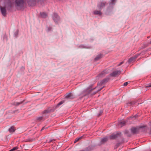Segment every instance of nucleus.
Here are the masks:
<instances>
[{"instance_id": "1", "label": "nucleus", "mask_w": 151, "mask_h": 151, "mask_svg": "<svg viewBox=\"0 0 151 151\" xmlns=\"http://www.w3.org/2000/svg\"><path fill=\"white\" fill-rule=\"evenodd\" d=\"M108 78H105L102 81H101L100 83H99L98 84L97 86L94 88L93 89H91L89 88H87L83 92V93L84 94L83 96H86V95L90 94L91 92L95 88H98L99 89L97 90V91L96 92H94L92 94V95L95 94L97 92L100 91L104 87V86H103L102 87H100L102 86L103 84H104L106 82L108 81Z\"/></svg>"}, {"instance_id": "2", "label": "nucleus", "mask_w": 151, "mask_h": 151, "mask_svg": "<svg viewBox=\"0 0 151 151\" xmlns=\"http://www.w3.org/2000/svg\"><path fill=\"white\" fill-rule=\"evenodd\" d=\"M25 3L24 0H15V6L17 9L20 10L24 6Z\"/></svg>"}, {"instance_id": "3", "label": "nucleus", "mask_w": 151, "mask_h": 151, "mask_svg": "<svg viewBox=\"0 0 151 151\" xmlns=\"http://www.w3.org/2000/svg\"><path fill=\"white\" fill-rule=\"evenodd\" d=\"M6 6L7 8L9 9L14 5V0H4Z\"/></svg>"}, {"instance_id": "4", "label": "nucleus", "mask_w": 151, "mask_h": 151, "mask_svg": "<svg viewBox=\"0 0 151 151\" xmlns=\"http://www.w3.org/2000/svg\"><path fill=\"white\" fill-rule=\"evenodd\" d=\"M121 133L119 132L116 133H113L110 137L111 139H114L116 138L121 136Z\"/></svg>"}, {"instance_id": "5", "label": "nucleus", "mask_w": 151, "mask_h": 151, "mask_svg": "<svg viewBox=\"0 0 151 151\" xmlns=\"http://www.w3.org/2000/svg\"><path fill=\"white\" fill-rule=\"evenodd\" d=\"M28 4L31 6H34L36 4V2L39 0H27Z\"/></svg>"}, {"instance_id": "6", "label": "nucleus", "mask_w": 151, "mask_h": 151, "mask_svg": "<svg viewBox=\"0 0 151 151\" xmlns=\"http://www.w3.org/2000/svg\"><path fill=\"white\" fill-rule=\"evenodd\" d=\"M106 2L105 1L101 2L98 4V7L99 9H101L104 7L106 4Z\"/></svg>"}, {"instance_id": "7", "label": "nucleus", "mask_w": 151, "mask_h": 151, "mask_svg": "<svg viewBox=\"0 0 151 151\" xmlns=\"http://www.w3.org/2000/svg\"><path fill=\"white\" fill-rule=\"evenodd\" d=\"M52 18L53 19L55 22H57L60 19L59 17L56 13H54L53 14Z\"/></svg>"}, {"instance_id": "8", "label": "nucleus", "mask_w": 151, "mask_h": 151, "mask_svg": "<svg viewBox=\"0 0 151 151\" xmlns=\"http://www.w3.org/2000/svg\"><path fill=\"white\" fill-rule=\"evenodd\" d=\"M121 73L120 70H116L114 71L110 74V76L113 77H115L117 75H119Z\"/></svg>"}, {"instance_id": "9", "label": "nucleus", "mask_w": 151, "mask_h": 151, "mask_svg": "<svg viewBox=\"0 0 151 151\" xmlns=\"http://www.w3.org/2000/svg\"><path fill=\"white\" fill-rule=\"evenodd\" d=\"M139 54L136 55L132 57L131 58L128 60V62L129 63H131L134 62L136 58H137Z\"/></svg>"}, {"instance_id": "10", "label": "nucleus", "mask_w": 151, "mask_h": 151, "mask_svg": "<svg viewBox=\"0 0 151 151\" xmlns=\"http://www.w3.org/2000/svg\"><path fill=\"white\" fill-rule=\"evenodd\" d=\"M0 10L1 14L4 16H6V10L5 7H0Z\"/></svg>"}, {"instance_id": "11", "label": "nucleus", "mask_w": 151, "mask_h": 151, "mask_svg": "<svg viewBox=\"0 0 151 151\" xmlns=\"http://www.w3.org/2000/svg\"><path fill=\"white\" fill-rule=\"evenodd\" d=\"M65 98L67 99H72L74 98V96L71 93H69L66 94Z\"/></svg>"}, {"instance_id": "12", "label": "nucleus", "mask_w": 151, "mask_h": 151, "mask_svg": "<svg viewBox=\"0 0 151 151\" xmlns=\"http://www.w3.org/2000/svg\"><path fill=\"white\" fill-rule=\"evenodd\" d=\"M108 140V138L107 137H106L102 138L101 141L100 143L101 144H104Z\"/></svg>"}, {"instance_id": "13", "label": "nucleus", "mask_w": 151, "mask_h": 151, "mask_svg": "<svg viewBox=\"0 0 151 151\" xmlns=\"http://www.w3.org/2000/svg\"><path fill=\"white\" fill-rule=\"evenodd\" d=\"M108 72L106 70H105L104 71H103L99 75V76L100 77H103L106 74L108 73Z\"/></svg>"}, {"instance_id": "14", "label": "nucleus", "mask_w": 151, "mask_h": 151, "mask_svg": "<svg viewBox=\"0 0 151 151\" xmlns=\"http://www.w3.org/2000/svg\"><path fill=\"white\" fill-rule=\"evenodd\" d=\"M131 131L132 133L134 134H135L137 133V132L138 131V130L136 128L133 127L131 128Z\"/></svg>"}, {"instance_id": "15", "label": "nucleus", "mask_w": 151, "mask_h": 151, "mask_svg": "<svg viewBox=\"0 0 151 151\" xmlns=\"http://www.w3.org/2000/svg\"><path fill=\"white\" fill-rule=\"evenodd\" d=\"M126 123V122L125 121H122L121 122H120L119 124H118V125L121 126V127H122L125 125V124Z\"/></svg>"}, {"instance_id": "16", "label": "nucleus", "mask_w": 151, "mask_h": 151, "mask_svg": "<svg viewBox=\"0 0 151 151\" xmlns=\"http://www.w3.org/2000/svg\"><path fill=\"white\" fill-rule=\"evenodd\" d=\"M102 57V55L100 54L98 55L95 58V61H97L101 58Z\"/></svg>"}, {"instance_id": "17", "label": "nucleus", "mask_w": 151, "mask_h": 151, "mask_svg": "<svg viewBox=\"0 0 151 151\" xmlns=\"http://www.w3.org/2000/svg\"><path fill=\"white\" fill-rule=\"evenodd\" d=\"M15 129L13 126L11 127L9 129V131L10 132H13L15 131Z\"/></svg>"}, {"instance_id": "18", "label": "nucleus", "mask_w": 151, "mask_h": 151, "mask_svg": "<svg viewBox=\"0 0 151 151\" xmlns=\"http://www.w3.org/2000/svg\"><path fill=\"white\" fill-rule=\"evenodd\" d=\"M93 14H94L99 15H100L102 13L100 11L96 10L94 11Z\"/></svg>"}, {"instance_id": "19", "label": "nucleus", "mask_w": 151, "mask_h": 151, "mask_svg": "<svg viewBox=\"0 0 151 151\" xmlns=\"http://www.w3.org/2000/svg\"><path fill=\"white\" fill-rule=\"evenodd\" d=\"M40 14L41 16L43 18H46L47 15V14L44 12H41Z\"/></svg>"}, {"instance_id": "20", "label": "nucleus", "mask_w": 151, "mask_h": 151, "mask_svg": "<svg viewBox=\"0 0 151 151\" xmlns=\"http://www.w3.org/2000/svg\"><path fill=\"white\" fill-rule=\"evenodd\" d=\"M116 0H111V2L109 3L110 5H114L116 2Z\"/></svg>"}, {"instance_id": "21", "label": "nucleus", "mask_w": 151, "mask_h": 151, "mask_svg": "<svg viewBox=\"0 0 151 151\" xmlns=\"http://www.w3.org/2000/svg\"><path fill=\"white\" fill-rule=\"evenodd\" d=\"M65 102V101L63 100L62 101L60 102L57 105L56 107H58L60 105H62V104H63V103H64Z\"/></svg>"}, {"instance_id": "22", "label": "nucleus", "mask_w": 151, "mask_h": 151, "mask_svg": "<svg viewBox=\"0 0 151 151\" xmlns=\"http://www.w3.org/2000/svg\"><path fill=\"white\" fill-rule=\"evenodd\" d=\"M43 117L42 116H40L37 117V122H40L41 120L43 119Z\"/></svg>"}, {"instance_id": "23", "label": "nucleus", "mask_w": 151, "mask_h": 151, "mask_svg": "<svg viewBox=\"0 0 151 151\" xmlns=\"http://www.w3.org/2000/svg\"><path fill=\"white\" fill-rule=\"evenodd\" d=\"M83 138V137L82 136H81V137L79 138H77L75 140V141H74V143H76V142H77L79 140L81 139H82V138Z\"/></svg>"}, {"instance_id": "24", "label": "nucleus", "mask_w": 151, "mask_h": 151, "mask_svg": "<svg viewBox=\"0 0 151 151\" xmlns=\"http://www.w3.org/2000/svg\"><path fill=\"white\" fill-rule=\"evenodd\" d=\"M23 102H15L14 103V105H15L18 106L19 105L22 104Z\"/></svg>"}, {"instance_id": "25", "label": "nucleus", "mask_w": 151, "mask_h": 151, "mask_svg": "<svg viewBox=\"0 0 151 151\" xmlns=\"http://www.w3.org/2000/svg\"><path fill=\"white\" fill-rule=\"evenodd\" d=\"M50 112V110H49L48 109L45 110V111H43L42 114H47Z\"/></svg>"}, {"instance_id": "26", "label": "nucleus", "mask_w": 151, "mask_h": 151, "mask_svg": "<svg viewBox=\"0 0 151 151\" xmlns=\"http://www.w3.org/2000/svg\"><path fill=\"white\" fill-rule=\"evenodd\" d=\"M135 102L134 101H132L131 102H128L127 104H130V105H134L135 104Z\"/></svg>"}, {"instance_id": "27", "label": "nucleus", "mask_w": 151, "mask_h": 151, "mask_svg": "<svg viewBox=\"0 0 151 151\" xmlns=\"http://www.w3.org/2000/svg\"><path fill=\"white\" fill-rule=\"evenodd\" d=\"M103 111L102 110H100V112H99L100 113L98 114V116H101V114H102L103 113Z\"/></svg>"}, {"instance_id": "28", "label": "nucleus", "mask_w": 151, "mask_h": 151, "mask_svg": "<svg viewBox=\"0 0 151 151\" xmlns=\"http://www.w3.org/2000/svg\"><path fill=\"white\" fill-rule=\"evenodd\" d=\"M18 147H13L12 149V150L13 151H14L15 150H17V149H18Z\"/></svg>"}, {"instance_id": "29", "label": "nucleus", "mask_w": 151, "mask_h": 151, "mask_svg": "<svg viewBox=\"0 0 151 151\" xmlns=\"http://www.w3.org/2000/svg\"><path fill=\"white\" fill-rule=\"evenodd\" d=\"M150 87H151V83L149 84V85L146 86H145L146 88H150Z\"/></svg>"}, {"instance_id": "30", "label": "nucleus", "mask_w": 151, "mask_h": 151, "mask_svg": "<svg viewBox=\"0 0 151 151\" xmlns=\"http://www.w3.org/2000/svg\"><path fill=\"white\" fill-rule=\"evenodd\" d=\"M124 63V61H122L121 63H120L119 64H118V65H117V66H119L120 65H122V64H123Z\"/></svg>"}, {"instance_id": "31", "label": "nucleus", "mask_w": 151, "mask_h": 151, "mask_svg": "<svg viewBox=\"0 0 151 151\" xmlns=\"http://www.w3.org/2000/svg\"><path fill=\"white\" fill-rule=\"evenodd\" d=\"M51 29H52V27H47V31H51Z\"/></svg>"}, {"instance_id": "32", "label": "nucleus", "mask_w": 151, "mask_h": 151, "mask_svg": "<svg viewBox=\"0 0 151 151\" xmlns=\"http://www.w3.org/2000/svg\"><path fill=\"white\" fill-rule=\"evenodd\" d=\"M128 84V83L127 82H126L124 83L123 85L124 86H126Z\"/></svg>"}, {"instance_id": "33", "label": "nucleus", "mask_w": 151, "mask_h": 151, "mask_svg": "<svg viewBox=\"0 0 151 151\" xmlns=\"http://www.w3.org/2000/svg\"><path fill=\"white\" fill-rule=\"evenodd\" d=\"M80 47L82 48H86L83 45H81L79 46Z\"/></svg>"}, {"instance_id": "34", "label": "nucleus", "mask_w": 151, "mask_h": 151, "mask_svg": "<svg viewBox=\"0 0 151 151\" xmlns=\"http://www.w3.org/2000/svg\"><path fill=\"white\" fill-rule=\"evenodd\" d=\"M119 144H120V143H117L116 144V148H117L119 146Z\"/></svg>"}, {"instance_id": "35", "label": "nucleus", "mask_w": 151, "mask_h": 151, "mask_svg": "<svg viewBox=\"0 0 151 151\" xmlns=\"http://www.w3.org/2000/svg\"><path fill=\"white\" fill-rule=\"evenodd\" d=\"M47 128H45V127H43L42 129L41 130V131L45 129H46Z\"/></svg>"}, {"instance_id": "36", "label": "nucleus", "mask_w": 151, "mask_h": 151, "mask_svg": "<svg viewBox=\"0 0 151 151\" xmlns=\"http://www.w3.org/2000/svg\"><path fill=\"white\" fill-rule=\"evenodd\" d=\"M128 131H127V130L125 131V134H127L128 133Z\"/></svg>"}, {"instance_id": "37", "label": "nucleus", "mask_w": 151, "mask_h": 151, "mask_svg": "<svg viewBox=\"0 0 151 151\" xmlns=\"http://www.w3.org/2000/svg\"><path fill=\"white\" fill-rule=\"evenodd\" d=\"M17 33H18V32H17V31L15 33V36H17Z\"/></svg>"}, {"instance_id": "38", "label": "nucleus", "mask_w": 151, "mask_h": 151, "mask_svg": "<svg viewBox=\"0 0 151 151\" xmlns=\"http://www.w3.org/2000/svg\"><path fill=\"white\" fill-rule=\"evenodd\" d=\"M137 116H138L136 115H135V116H133L132 117V118H136V117Z\"/></svg>"}, {"instance_id": "39", "label": "nucleus", "mask_w": 151, "mask_h": 151, "mask_svg": "<svg viewBox=\"0 0 151 151\" xmlns=\"http://www.w3.org/2000/svg\"><path fill=\"white\" fill-rule=\"evenodd\" d=\"M143 127V126H141L140 127V128H142Z\"/></svg>"}, {"instance_id": "40", "label": "nucleus", "mask_w": 151, "mask_h": 151, "mask_svg": "<svg viewBox=\"0 0 151 151\" xmlns=\"http://www.w3.org/2000/svg\"><path fill=\"white\" fill-rule=\"evenodd\" d=\"M150 133L151 134V128L150 129Z\"/></svg>"}, {"instance_id": "41", "label": "nucleus", "mask_w": 151, "mask_h": 151, "mask_svg": "<svg viewBox=\"0 0 151 151\" xmlns=\"http://www.w3.org/2000/svg\"><path fill=\"white\" fill-rule=\"evenodd\" d=\"M9 151H13L12 150V149H11Z\"/></svg>"}, {"instance_id": "42", "label": "nucleus", "mask_w": 151, "mask_h": 151, "mask_svg": "<svg viewBox=\"0 0 151 151\" xmlns=\"http://www.w3.org/2000/svg\"><path fill=\"white\" fill-rule=\"evenodd\" d=\"M32 141V140H29V141Z\"/></svg>"}, {"instance_id": "43", "label": "nucleus", "mask_w": 151, "mask_h": 151, "mask_svg": "<svg viewBox=\"0 0 151 151\" xmlns=\"http://www.w3.org/2000/svg\"><path fill=\"white\" fill-rule=\"evenodd\" d=\"M128 136H129V137H130V136L129 135H128Z\"/></svg>"}, {"instance_id": "44", "label": "nucleus", "mask_w": 151, "mask_h": 151, "mask_svg": "<svg viewBox=\"0 0 151 151\" xmlns=\"http://www.w3.org/2000/svg\"><path fill=\"white\" fill-rule=\"evenodd\" d=\"M15 111H14V113H15Z\"/></svg>"}, {"instance_id": "45", "label": "nucleus", "mask_w": 151, "mask_h": 151, "mask_svg": "<svg viewBox=\"0 0 151 151\" xmlns=\"http://www.w3.org/2000/svg\"><path fill=\"white\" fill-rule=\"evenodd\" d=\"M150 44H151V41H150Z\"/></svg>"}, {"instance_id": "46", "label": "nucleus", "mask_w": 151, "mask_h": 151, "mask_svg": "<svg viewBox=\"0 0 151 151\" xmlns=\"http://www.w3.org/2000/svg\"><path fill=\"white\" fill-rule=\"evenodd\" d=\"M150 151H151V150Z\"/></svg>"}]
</instances>
